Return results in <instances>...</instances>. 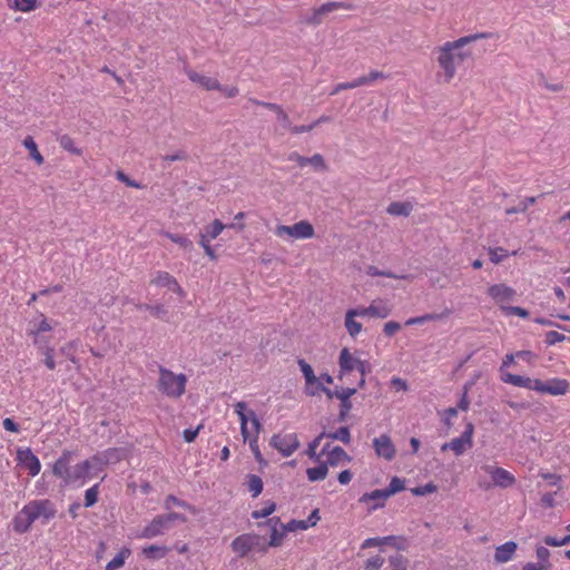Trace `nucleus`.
Here are the masks:
<instances>
[{"mask_svg":"<svg viewBox=\"0 0 570 570\" xmlns=\"http://www.w3.org/2000/svg\"><path fill=\"white\" fill-rule=\"evenodd\" d=\"M391 570H407L409 561L401 554L393 556L389 559Z\"/></svg>","mask_w":570,"mask_h":570,"instance_id":"nucleus-48","label":"nucleus"},{"mask_svg":"<svg viewBox=\"0 0 570 570\" xmlns=\"http://www.w3.org/2000/svg\"><path fill=\"white\" fill-rule=\"evenodd\" d=\"M489 256L492 263L499 264L508 257V252L501 247L490 248Z\"/></svg>","mask_w":570,"mask_h":570,"instance_id":"nucleus-57","label":"nucleus"},{"mask_svg":"<svg viewBox=\"0 0 570 570\" xmlns=\"http://www.w3.org/2000/svg\"><path fill=\"white\" fill-rule=\"evenodd\" d=\"M269 443L283 456H291L299 448V441L295 433L274 434Z\"/></svg>","mask_w":570,"mask_h":570,"instance_id":"nucleus-12","label":"nucleus"},{"mask_svg":"<svg viewBox=\"0 0 570 570\" xmlns=\"http://www.w3.org/2000/svg\"><path fill=\"white\" fill-rule=\"evenodd\" d=\"M187 377L185 374H176L167 368L160 367L158 389L168 397L178 399L186 390Z\"/></svg>","mask_w":570,"mask_h":570,"instance_id":"nucleus-6","label":"nucleus"},{"mask_svg":"<svg viewBox=\"0 0 570 570\" xmlns=\"http://www.w3.org/2000/svg\"><path fill=\"white\" fill-rule=\"evenodd\" d=\"M151 284H154L157 287H166L169 291L178 294L179 296H185V291L181 288V286L178 284L177 279L170 275L168 272L158 271L155 273Z\"/></svg>","mask_w":570,"mask_h":570,"instance_id":"nucleus-17","label":"nucleus"},{"mask_svg":"<svg viewBox=\"0 0 570 570\" xmlns=\"http://www.w3.org/2000/svg\"><path fill=\"white\" fill-rule=\"evenodd\" d=\"M42 354L45 356V364L49 370L56 368V362L53 360V348L41 346Z\"/></svg>","mask_w":570,"mask_h":570,"instance_id":"nucleus-62","label":"nucleus"},{"mask_svg":"<svg viewBox=\"0 0 570 570\" xmlns=\"http://www.w3.org/2000/svg\"><path fill=\"white\" fill-rule=\"evenodd\" d=\"M340 9L348 10V9H351V6L345 2L324 3L321 7L313 9L311 16H308L305 19V21L308 24H320L325 14H327L332 11H335V10H340Z\"/></svg>","mask_w":570,"mask_h":570,"instance_id":"nucleus-16","label":"nucleus"},{"mask_svg":"<svg viewBox=\"0 0 570 570\" xmlns=\"http://www.w3.org/2000/svg\"><path fill=\"white\" fill-rule=\"evenodd\" d=\"M324 438L338 440L345 444L351 442V433L347 426L340 428L336 432L325 433Z\"/></svg>","mask_w":570,"mask_h":570,"instance_id":"nucleus-45","label":"nucleus"},{"mask_svg":"<svg viewBox=\"0 0 570 570\" xmlns=\"http://www.w3.org/2000/svg\"><path fill=\"white\" fill-rule=\"evenodd\" d=\"M344 326L352 338H355L363 330L362 323H360L356 317L347 311L344 317Z\"/></svg>","mask_w":570,"mask_h":570,"instance_id":"nucleus-32","label":"nucleus"},{"mask_svg":"<svg viewBox=\"0 0 570 570\" xmlns=\"http://www.w3.org/2000/svg\"><path fill=\"white\" fill-rule=\"evenodd\" d=\"M389 498L384 489L373 490L363 493L358 499V503L363 504L368 513H372L375 510L384 508Z\"/></svg>","mask_w":570,"mask_h":570,"instance_id":"nucleus-14","label":"nucleus"},{"mask_svg":"<svg viewBox=\"0 0 570 570\" xmlns=\"http://www.w3.org/2000/svg\"><path fill=\"white\" fill-rule=\"evenodd\" d=\"M518 544L514 541H508L495 548L494 561L497 563H505L513 559Z\"/></svg>","mask_w":570,"mask_h":570,"instance_id":"nucleus-24","label":"nucleus"},{"mask_svg":"<svg viewBox=\"0 0 570 570\" xmlns=\"http://www.w3.org/2000/svg\"><path fill=\"white\" fill-rule=\"evenodd\" d=\"M23 146L26 147V149L29 151L30 154V157L38 164V165H42L45 159L42 157V155L39 153L38 150V147H37V144L35 141V139L32 137H27L24 140H23Z\"/></svg>","mask_w":570,"mask_h":570,"instance_id":"nucleus-38","label":"nucleus"},{"mask_svg":"<svg viewBox=\"0 0 570 570\" xmlns=\"http://www.w3.org/2000/svg\"><path fill=\"white\" fill-rule=\"evenodd\" d=\"M258 435L259 434H254L253 433L252 435H249V439H247L246 442H248L249 448H250V450H252L256 461L259 462V463H263L264 459H263V455H262V453L259 451V448H258Z\"/></svg>","mask_w":570,"mask_h":570,"instance_id":"nucleus-52","label":"nucleus"},{"mask_svg":"<svg viewBox=\"0 0 570 570\" xmlns=\"http://www.w3.org/2000/svg\"><path fill=\"white\" fill-rule=\"evenodd\" d=\"M325 436V432L321 433L317 438H315L307 446L306 454L309 459L317 461L320 455L317 454V448L321 443V440Z\"/></svg>","mask_w":570,"mask_h":570,"instance_id":"nucleus-51","label":"nucleus"},{"mask_svg":"<svg viewBox=\"0 0 570 570\" xmlns=\"http://www.w3.org/2000/svg\"><path fill=\"white\" fill-rule=\"evenodd\" d=\"M51 328L52 327L47 318L41 316L39 322L35 323L32 330L30 331V334L35 338V344L40 345V335L45 332L51 331Z\"/></svg>","mask_w":570,"mask_h":570,"instance_id":"nucleus-35","label":"nucleus"},{"mask_svg":"<svg viewBox=\"0 0 570 570\" xmlns=\"http://www.w3.org/2000/svg\"><path fill=\"white\" fill-rule=\"evenodd\" d=\"M436 490H438V487L434 483L429 482L424 485L412 488L411 492L414 495L422 497V495H426L430 493H434V492H436Z\"/></svg>","mask_w":570,"mask_h":570,"instance_id":"nucleus-55","label":"nucleus"},{"mask_svg":"<svg viewBox=\"0 0 570 570\" xmlns=\"http://www.w3.org/2000/svg\"><path fill=\"white\" fill-rule=\"evenodd\" d=\"M321 520L318 509H314L306 520H291L285 523L287 532L305 531L312 527H315Z\"/></svg>","mask_w":570,"mask_h":570,"instance_id":"nucleus-22","label":"nucleus"},{"mask_svg":"<svg viewBox=\"0 0 570 570\" xmlns=\"http://www.w3.org/2000/svg\"><path fill=\"white\" fill-rule=\"evenodd\" d=\"M327 473H328V468H327V464H325L324 462H322L317 466L308 468L306 470L307 479L311 482H317V481L324 480L327 476Z\"/></svg>","mask_w":570,"mask_h":570,"instance_id":"nucleus-33","label":"nucleus"},{"mask_svg":"<svg viewBox=\"0 0 570 570\" xmlns=\"http://www.w3.org/2000/svg\"><path fill=\"white\" fill-rule=\"evenodd\" d=\"M488 296L504 312L517 297V291L505 283L492 284L487 289Z\"/></svg>","mask_w":570,"mask_h":570,"instance_id":"nucleus-9","label":"nucleus"},{"mask_svg":"<svg viewBox=\"0 0 570 570\" xmlns=\"http://www.w3.org/2000/svg\"><path fill=\"white\" fill-rule=\"evenodd\" d=\"M492 33L480 32L465 37H461L454 41H448L436 49V60L442 69L441 77L444 82H450L455 73L458 67L472 57V50L468 46L479 39L491 38Z\"/></svg>","mask_w":570,"mask_h":570,"instance_id":"nucleus-1","label":"nucleus"},{"mask_svg":"<svg viewBox=\"0 0 570 570\" xmlns=\"http://www.w3.org/2000/svg\"><path fill=\"white\" fill-rule=\"evenodd\" d=\"M321 454L326 456L324 463L327 464V468L343 466L352 462V456L341 446L325 445Z\"/></svg>","mask_w":570,"mask_h":570,"instance_id":"nucleus-13","label":"nucleus"},{"mask_svg":"<svg viewBox=\"0 0 570 570\" xmlns=\"http://www.w3.org/2000/svg\"><path fill=\"white\" fill-rule=\"evenodd\" d=\"M78 345H79V343L76 341L69 342L68 344L63 345L60 350L61 354L67 356L73 364L78 363V361L75 357V353H76Z\"/></svg>","mask_w":570,"mask_h":570,"instance_id":"nucleus-53","label":"nucleus"},{"mask_svg":"<svg viewBox=\"0 0 570 570\" xmlns=\"http://www.w3.org/2000/svg\"><path fill=\"white\" fill-rule=\"evenodd\" d=\"M247 488L254 498L258 497L263 491V481L258 475L249 474L247 476Z\"/></svg>","mask_w":570,"mask_h":570,"instance_id":"nucleus-42","label":"nucleus"},{"mask_svg":"<svg viewBox=\"0 0 570 570\" xmlns=\"http://www.w3.org/2000/svg\"><path fill=\"white\" fill-rule=\"evenodd\" d=\"M405 488L404 481L399 476H393L390 481V484L384 491L391 498L392 495L403 491Z\"/></svg>","mask_w":570,"mask_h":570,"instance_id":"nucleus-46","label":"nucleus"},{"mask_svg":"<svg viewBox=\"0 0 570 570\" xmlns=\"http://www.w3.org/2000/svg\"><path fill=\"white\" fill-rule=\"evenodd\" d=\"M235 413L237 414L240 423V434L244 441L249 439V435L259 434L262 424L256 413L248 407L246 402L239 401L234 405Z\"/></svg>","mask_w":570,"mask_h":570,"instance_id":"nucleus-7","label":"nucleus"},{"mask_svg":"<svg viewBox=\"0 0 570 570\" xmlns=\"http://www.w3.org/2000/svg\"><path fill=\"white\" fill-rule=\"evenodd\" d=\"M566 336L557 331H550L546 334V343L548 345H554L557 343L563 342Z\"/></svg>","mask_w":570,"mask_h":570,"instance_id":"nucleus-63","label":"nucleus"},{"mask_svg":"<svg viewBox=\"0 0 570 570\" xmlns=\"http://www.w3.org/2000/svg\"><path fill=\"white\" fill-rule=\"evenodd\" d=\"M360 361L361 358L354 356L348 348H342L338 356V379L342 380L347 373L356 370Z\"/></svg>","mask_w":570,"mask_h":570,"instance_id":"nucleus-20","label":"nucleus"},{"mask_svg":"<svg viewBox=\"0 0 570 570\" xmlns=\"http://www.w3.org/2000/svg\"><path fill=\"white\" fill-rule=\"evenodd\" d=\"M535 556H537L538 562H541V563H544L548 566H552L550 562L551 553L548 548H546L543 546H538L535 548Z\"/></svg>","mask_w":570,"mask_h":570,"instance_id":"nucleus-58","label":"nucleus"},{"mask_svg":"<svg viewBox=\"0 0 570 570\" xmlns=\"http://www.w3.org/2000/svg\"><path fill=\"white\" fill-rule=\"evenodd\" d=\"M274 235L285 242L306 240L315 236V228L308 220H299L293 225L277 224Z\"/></svg>","mask_w":570,"mask_h":570,"instance_id":"nucleus-5","label":"nucleus"},{"mask_svg":"<svg viewBox=\"0 0 570 570\" xmlns=\"http://www.w3.org/2000/svg\"><path fill=\"white\" fill-rule=\"evenodd\" d=\"M384 564V558L375 556L368 558L364 563V570H380Z\"/></svg>","mask_w":570,"mask_h":570,"instance_id":"nucleus-59","label":"nucleus"},{"mask_svg":"<svg viewBox=\"0 0 570 570\" xmlns=\"http://www.w3.org/2000/svg\"><path fill=\"white\" fill-rule=\"evenodd\" d=\"M474 425L469 422L464 431L459 438L452 439L450 442L442 444L441 451L451 450L456 456L462 455L473 445Z\"/></svg>","mask_w":570,"mask_h":570,"instance_id":"nucleus-10","label":"nucleus"},{"mask_svg":"<svg viewBox=\"0 0 570 570\" xmlns=\"http://www.w3.org/2000/svg\"><path fill=\"white\" fill-rule=\"evenodd\" d=\"M37 0H14L13 9L21 12H29L36 8Z\"/></svg>","mask_w":570,"mask_h":570,"instance_id":"nucleus-54","label":"nucleus"},{"mask_svg":"<svg viewBox=\"0 0 570 570\" xmlns=\"http://www.w3.org/2000/svg\"><path fill=\"white\" fill-rule=\"evenodd\" d=\"M356 393V389L352 387H343L341 390L335 391V397L341 401V412L340 419L344 420L347 413L352 409V402L350 401L351 396Z\"/></svg>","mask_w":570,"mask_h":570,"instance_id":"nucleus-26","label":"nucleus"},{"mask_svg":"<svg viewBox=\"0 0 570 570\" xmlns=\"http://www.w3.org/2000/svg\"><path fill=\"white\" fill-rule=\"evenodd\" d=\"M76 453L63 451L52 465V473L61 480L65 485L80 488L89 481V473L85 462L75 463Z\"/></svg>","mask_w":570,"mask_h":570,"instance_id":"nucleus-3","label":"nucleus"},{"mask_svg":"<svg viewBox=\"0 0 570 570\" xmlns=\"http://www.w3.org/2000/svg\"><path fill=\"white\" fill-rule=\"evenodd\" d=\"M173 505H178V507H181V508H186L189 511H191L193 513L196 512L195 509L191 505H189L187 502L180 501L179 499H177L174 495H168L166 498V500H165V508L167 510H169Z\"/></svg>","mask_w":570,"mask_h":570,"instance_id":"nucleus-56","label":"nucleus"},{"mask_svg":"<svg viewBox=\"0 0 570 570\" xmlns=\"http://www.w3.org/2000/svg\"><path fill=\"white\" fill-rule=\"evenodd\" d=\"M107 465L115 464L126 458V450L124 449H108L101 452Z\"/></svg>","mask_w":570,"mask_h":570,"instance_id":"nucleus-39","label":"nucleus"},{"mask_svg":"<svg viewBox=\"0 0 570 570\" xmlns=\"http://www.w3.org/2000/svg\"><path fill=\"white\" fill-rule=\"evenodd\" d=\"M503 314L507 315V316L515 315V316H519L521 318H528L529 317V312L525 308H522V307H519V306L504 307Z\"/></svg>","mask_w":570,"mask_h":570,"instance_id":"nucleus-61","label":"nucleus"},{"mask_svg":"<svg viewBox=\"0 0 570 570\" xmlns=\"http://www.w3.org/2000/svg\"><path fill=\"white\" fill-rule=\"evenodd\" d=\"M373 449L377 458L392 461L396 455V448L390 435L383 433L373 439Z\"/></svg>","mask_w":570,"mask_h":570,"instance_id":"nucleus-15","label":"nucleus"},{"mask_svg":"<svg viewBox=\"0 0 570 570\" xmlns=\"http://www.w3.org/2000/svg\"><path fill=\"white\" fill-rule=\"evenodd\" d=\"M413 209V206L409 202H394L391 203L386 212L392 216H409Z\"/></svg>","mask_w":570,"mask_h":570,"instance_id":"nucleus-31","label":"nucleus"},{"mask_svg":"<svg viewBox=\"0 0 570 570\" xmlns=\"http://www.w3.org/2000/svg\"><path fill=\"white\" fill-rule=\"evenodd\" d=\"M269 522L271 523L274 522V525L272 528L271 538H269V541L266 544V547L267 548L268 547H272V548L281 547L283 544L284 538L286 537L287 529H286L285 524L277 525L278 519H272V520H269Z\"/></svg>","mask_w":570,"mask_h":570,"instance_id":"nucleus-29","label":"nucleus"},{"mask_svg":"<svg viewBox=\"0 0 570 570\" xmlns=\"http://www.w3.org/2000/svg\"><path fill=\"white\" fill-rule=\"evenodd\" d=\"M232 550L240 558L247 556L252 551L265 553L266 544L261 535L255 533H244L236 537L230 543Z\"/></svg>","mask_w":570,"mask_h":570,"instance_id":"nucleus-8","label":"nucleus"},{"mask_svg":"<svg viewBox=\"0 0 570 570\" xmlns=\"http://www.w3.org/2000/svg\"><path fill=\"white\" fill-rule=\"evenodd\" d=\"M169 529L163 515L154 518L137 535L141 539H153L165 533Z\"/></svg>","mask_w":570,"mask_h":570,"instance_id":"nucleus-19","label":"nucleus"},{"mask_svg":"<svg viewBox=\"0 0 570 570\" xmlns=\"http://www.w3.org/2000/svg\"><path fill=\"white\" fill-rule=\"evenodd\" d=\"M237 228L239 230L244 229V224H230L225 225L219 219H215L210 225L205 227V232L200 233L208 239L213 240L216 239L225 228Z\"/></svg>","mask_w":570,"mask_h":570,"instance_id":"nucleus-25","label":"nucleus"},{"mask_svg":"<svg viewBox=\"0 0 570 570\" xmlns=\"http://www.w3.org/2000/svg\"><path fill=\"white\" fill-rule=\"evenodd\" d=\"M163 235L170 239L173 243L179 245L185 250H191L194 247L193 242L186 236L173 234L169 232H165Z\"/></svg>","mask_w":570,"mask_h":570,"instance_id":"nucleus-41","label":"nucleus"},{"mask_svg":"<svg viewBox=\"0 0 570 570\" xmlns=\"http://www.w3.org/2000/svg\"><path fill=\"white\" fill-rule=\"evenodd\" d=\"M169 549L166 546L151 544L142 549V553L148 559H161L166 557Z\"/></svg>","mask_w":570,"mask_h":570,"instance_id":"nucleus-34","label":"nucleus"},{"mask_svg":"<svg viewBox=\"0 0 570 570\" xmlns=\"http://www.w3.org/2000/svg\"><path fill=\"white\" fill-rule=\"evenodd\" d=\"M116 178L129 187L137 188V189L142 188V185L140 183L130 179L122 170L116 171Z\"/></svg>","mask_w":570,"mask_h":570,"instance_id":"nucleus-60","label":"nucleus"},{"mask_svg":"<svg viewBox=\"0 0 570 570\" xmlns=\"http://www.w3.org/2000/svg\"><path fill=\"white\" fill-rule=\"evenodd\" d=\"M361 86H365V80L364 79H360L356 78L354 79L353 81L351 82H341L338 83L334 89L333 91L331 92V95H336L338 94L341 90H346V89H354V88H357V87H361Z\"/></svg>","mask_w":570,"mask_h":570,"instance_id":"nucleus-50","label":"nucleus"},{"mask_svg":"<svg viewBox=\"0 0 570 570\" xmlns=\"http://www.w3.org/2000/svg\"><path fill=\"white\" fill-rule=\"evenodd\" d=\"M99 485L95 484L85 492V507L90 508L98 501Z\"/></svg>","mask_w":570,"mask_h":570,"instance_id":"nucleus-49","label":"nucleus"},{"mask_svg":"<svg viewBox=\"0 0 570 570\" xmlns=\"http://www.w3.org/2000/svg\"><path fill=\"white\" fill-rule=\"evenodd\" d=\"M442 317H443V314L430 313V314H425L422 316L409 318L405 322V325L410 326V325L423 324L425 322L440 321Z\"/></svg>","mask_w":570,"mask_h":570,"instance_id":"nucleus-44","label":"nucleus"},{"mask_svg":"<svg viewBox=\"0 0 570 570\" xmlns=\"http://www.w3.org/2000/svg\"><path fill=\"white\" fill-rule=\"evenodd\" d=\"M18 462L29 471L31 476H36L41 470V463L39 459L29 449H19L17 451Z\"/></svg>","mask_w":570,"mask_h":570,"instance_id":"nucleus-18","label":"nucleus"},{"mask_svg":"<svg viewBox=\"0 0 570 570\" xmlns=\"http://www.w3.org/2000/svg\"><path fill=\"white\" fill-rule=\"evenodd\" d=\"M569 390V383L563 379H551L546 382L544 393L550 395H564Z\"/></svg>","mask_w":570,"mask_h":570,"instance_id":"nucleus-30","label":"nucleus"},{"mask_svg":"<svg viewBox=\"0 0 570 570\" xmlns=\"http://www.w3.org/2000/svg\"><path fill=\"white\" fill-rule=\"evenodd\" d=\"M276 509V504L272 501H268L264 504V507L259 510H255L253 511L252 513V518L253 519H263V518H266L268 515H271Z\"/></svg>","mask_w":570,"mask_h":570,"instance_id":"nucleus-47","label":"nucleus"},{"mask_svg":"<svg viewBox=\"0 0 570 570\" xmlns=\"http://www.w3.org/2000/svg\"><path fill=\"white\" fill-rule=\"evenodd\" d=\"M83 462L89 473V480L94 476H98L107 466L106 460L101 452L95 454L94 456L87 460H83Z\"/></svg>","mask_w":570,"mask_h":570,"instance_id":"nucleus-28","label":"nucleus"},{"mask_svg":"<svg viewBox=\"0 0 570 570\" xmlns=\"http://www.w3.org/2000/svg\"><path fill=\"white\" fill-rule=\"evenodd\" d=\"M370 317L386 318L392 313V305L387 299L377 297L368 305Z\"/></svg>","mask_w":570,"mask_h":570,"instance_id":"nucleus-23","label":"nucleus"},{"mask_svg":"<svg viewBox=\"0 0 570 570\" xmlns=\"http://www.w3.org/2000/svg\"><path fill=\"white\" fill-rule=\"evenodd\" d=\"M552 566L541 562H527L521 570H551Z\"/></svg>","mask_w":570,"mask_h":570,"instance_id":"nucleus-64","label":"nucleus"},{"mask_svg":"<svg viewBox=\"0 0 570 570\" xmlns=\"http://www.w3.org/2000/svg\"><path fill=\"white\" fill-rule=\"evenodd\" d=\"M131 554V550L129 548H122L118 554L107 563L105 570H117L125 564L126 559Z\"/></svg>","mask_w":570,"mask_h":570,"instance_id":"nucleus-37","label":"nucleus"},{"mask_svg":"<svg viewBox=\"0 0 570 570\" xmlns=\"http://www.w3.org/2000/svg\"><path fill=\"white\" fill-rule=\"evenodd\" d=\"M188 78L194 83L198 85L205 90H216L220 89V85L217 79L198 73L196 71H188L187 72Z\"/></svg>","mask_w":570,"mask_h":570,"instance_id":"nucleus-27","label":"nucleus"},{"mask_svg":"<svg viewBox=\"0 0 570 570\" xmlns=\"http://www.w3.org/2000/svg\"><path fill=\"white\" fill-rule=\"evenodd\" d=\"M475 481L479 489L489 491L494 487L512 488L517 479L510 471L499 466L495 462H484L475 469Z\"/></svg>","mask_w":570,"mask_h":570,"instance_id":"nucleus-4","label":"nucleus"},{"mask_svg":"<svg viewBox=\"0 0 570 570\" xmlns=\"http://www.w3.org/2000/svg\"><path fill=\"white\" fill-rule=\"evenodd\" d=\"M393 546L396 549H403L404 548V539L395 535H389V537H376V538H368L363 541L361 548L362 549H368L374 547H382V546Z\"/></svg>","mask_w":570,"mask_h":570,"instance_id":"nucleus-21","label":"nucleus"},{"mask_svg":"<svg viewBox=\"0 0 570 570\" xmlns=\"http://www.w3.org/2000/svg\"><path fill=\"white\" fill-rule=\"evenodd\" d=\"M366 274L370 276H385L395 279H411L410 275H397L392 272L381 271L375 266H368L366 269Z\"/></svg>","mask_w":570,"mask_h":570,"instance_id":"nucleus-43","label":"nucleus"},{"mask_svg":"<svg viewBox=\"0 0 570 570\" xmlns=\"http://www.w3.org/2000/svg\"><path fill=\"white\" fill-rule=\"evenodd\" d=\"M56 513V507L50 500H32L13 517L12 528L17 533H26L35 521L41 520L42 523H47Z\"/></svg>","mask_w":570,"mask_h":570,"instance_id":"nucleus-2","label":"nucleus"},{"mask_svg":"<svg viewBox=\"0 0 570 570\" xmlns=\"http://www.w3.org/2000/svg\"><path fill=\"white\" fill-rule=\"evenodd\" d=\"M58 141H59L60 147L62 149L69 151L70 154H73L77 156H80L82 154V149L77 147L75 140L70 136L62 135L61 137H59Z\"/></svg>","mask_w":570,"mask_h":570,"instance_id":"nucleus-40","label":"nucleus"},{"mask_svg":"<svg viewBox=\"0 0 570 570\" xmlns=\"http://www.w3.org/2000/svg\"><path fill=\"white\" fill-rule=\"evenodd\" d=\"M501 381L513 386L528 389L529 377L503 372Z\"/></svg>","mask_w":570,"mask_h":570,"instance_id":"nucleus-36","label":"nucleus"},{"mask_svg":"<svg viewBox=\"0 0 570 570\" xmlns=\"http://www.w3.org/2000/svg\"><path fill=\"white\" fill-rule=\"evenodd\" d=\"M297 364L305 380V393L308 396L320 395L323 389L320 376L315 375L313 367L305 360L299 358Z\"/></svg>","mask_w":570,"mask_h":570,"instance_id":"nucleus-11","label":"nucleus"}]
</instances>
